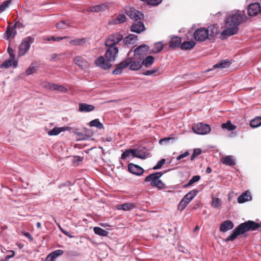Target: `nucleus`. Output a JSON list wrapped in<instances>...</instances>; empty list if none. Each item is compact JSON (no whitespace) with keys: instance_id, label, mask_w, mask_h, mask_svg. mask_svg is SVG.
<instances>
[{"instance_id":"f257e3e1","label":"nucleus","mask_w":261,"mask_h":261,"mask_svg":"<svg viewBox=\"0 0 261 261\" xmlns=\"http://www.w3.org/2000/svg\"><path fill=\"white\" fill-rule=\"evenodd\" d=\"M243 19V14L241 11L235 10L231 12L226 18V29L222 32V36H230L236 34Z\"/></svg>"},{"instance_id":"f03ea898","label":"nucleus","mask_w":261,"mask_h":261,"mask_svg":"<svg viewBox=\"0 0 261 261\" xmlns=\"http://www.w3.org/2000/svg\"><path fill=\"white\" fill-rule=\"evenodd\" d=\"M107 47L108 48L105 55V58L102 56H100L97 58L95 61V63L96 66L103 69H108L112 66V62L116 60L119 51L117 47Z\"/></svg>"},{"instance_id":"7ed1b4c3","label":"nucleus","mask_w":261,"mask_h":261,"mask_svg":"<svg viewBox=\"0 0 261 261\" xmlns=\"http://www.w3.org/2000/svg\"><path fill=\"white\" fill-rule=\"evenodd\" d=\"M260 227H261V224L249 220L242 223L233 229L232 233L226 239V242L233 241L239 235L250 230H254Z\"/></svg>"},{"instance_id":"20e7f679","label":"nucleus","mask_w":261,"mask_h":261,"mask_svg":"<svg viewBox=\"0 0 261 261\" xmlns=\"http://www.w3.org/2000/svg\"><path fill=\"white\" fill-rule=\"evenodd\" d=\"M132 50H130L127 54V58L120 63V65L123 67H128L131 70H138L140 69L142 66V59L138 58L134 56H132L131 54Z\"/></svg>"},{"instance_id":"39448f33","label":"nucleus","mask_w":261,"mask_h":261,"mask_svg":"<svg viewBox=\"0 0 261 261\" xmlns=\"http://www.w3.org/2000/svg\"><path fill=\"white\" fill-rule=\"evenodd\" d=\"M163 174L161 172H156L147 176L145 179V182H150L151 186L155 187L159 189L163 188L164 185L160 178Z\"/></svg>"},{"instance_id":"423d86ee","label":"nucleus","mask_w":261,"mask_h":261,"mask_svg":"<svg viewBox=\"0 0 261 261\" xmlns=\"http://www.w3.org/2000/svg\"><path fill=\"white\" fill-rule=\"evenodd\" d=\"M198 192V191L197 190H193L190 191L185 195L178 205V210L180 211H183L187 205L197 195Z\"/></svg>"},{"instance_id":"0eeeda50","label":"nucleus","mask_w":261,"mask_h":261,"mask_svg":"<svg viewBox=\"0 0 261 261\" xmlns=\"http://www.w3.org/2000/svg\"><path fill=\"white\" fill-rule=\"evenodd\" d=\"M123 38V36L118 33L111 34L106 40L105 45L106 46L117 47L116 44L122 40Z\"/></svg>"},{"instance_id":"6e6552de","label":"nucleus","mask_w":261,"mask_h":261,"mask_svg":"<svg viewBox=\"0 0 261 261\" xmlns=\"http://www.w3.org/2000/svg\"><path fill=\"white\" fill-rule=\"evenodd\" d=\"M33 41L34 38L31 36L25 38L19 46L18 56L24 55L29 50Z\"/></svg>"},{"instance_id":"1a4fd4ad","label":"nucleus","mask_w":261,"mask_h":261,"mask_svg":"<svg viewBox=\"0 0 261 261\" xmlns=\"http://www.w3.org/2000/svg\"><path fill=\"white\" fill-rule=\"evenodd\" d=\"M194 38L198 41H204L206 40L209 36V31L204 28L197 29L194 33Z\"/></svg>"},{"instance_id":"9d476101","label":"nucleus","mask_w":261,"mask_h":261,"mask_svg":"<svg viewBox=\"0 0 261 261\" xmlns=\"http://www.w3.org/2000/svg\"><path fill=\"white\" fill-rule=\"evenodd\" d=\"M192 129L197 134L206 135L211 132V128L207 124L199 123L193 126Z\"/></svg>"},{"instance_id":"9b49d317","label":"nucleus","mask_w":261,"mask_h":261,"mask_svg":"<svg viewBox=\"0 0 261 261\" xmlns=\"http://www.w3.org/2000/svg\"><path fill=\"white\" fill-rule=\"evenodd\" d=\"M125 12L130 18L136 20H141L144 16L143 13L132 7H127Z\"/></svg>"},{"instance_id":"f8f14e48","label":"nucleus","mask_w":261,"mask_h":261,"mask_svg":"<svg viewBox=\"0 0 261 261\" xmlns=\"http://www.w3.org/2000/svg\"><path fill=\"white\" fill-rule=\"evenodd\" d=\"M247 11L249 16H254L261 12V7L259 3H252L248 6Z\"/></svg>"},{"instance_id":"ddd939ff","label":"nucleus","mask_w":261,"mask_h":261,"mask_svg":"<svg viewBox=\"0 0 261 261\" xmlns=\"http://www.w3.org/2000/svg\"><path fill=\"white\" fill-rule=\"evenodd\" d=\"M148 49V46L146 45L139 46L134 50L133 56L138 58L142 59V58L147 54Z\"/></svg>"},{"instance_id":"4468645a","label":"nucleus","mask_w":261,"mask_h":261,"mask_svg":"<svg viewBox=\"0 0 261 261\" xmlns=\"http://www.w3.org/2000/svg\"><path fill=\"white\" fill-rule=\"evenodd\" d=\"M73 61L75 64L81 69H85L89 66L88 62L82 56L75 57Z\"/></svg>"},{"instance_id":"2eb2a0df","label":"nucleus","mask_w":261,"mask_h":261,"mask_svg":"<svg viewBox=\"0 0 261 261\" xmlns=\"http://www.w3.org/2000/svg\"><path fill=\"white\" fill-rule=\"evenodd\" d=\"M109 8V4L108 3H103L94 6L89 7L86 10L88 12H99L104 11Z\"/></svg>"},{"instance_id":"dca6fc26","label":"nucleus","mask_w":261,"mask_h":261,"mask_svg":"<svg viewBox=\"0 0 261 261\" xmlns=\"http://www.w3.org/2000/svg\"><path fill=\"white\" fill-rule=\"evenodd\" d=\"M126 17L123 14H120L115 17L112 18L109 21L110 25H115L123 23L125 21Z\"/></svg>"},{"instance_id":"f3484780","label":"nucleus","mask_w":261,"mask_h":261,"mask_svg":"<svg viewBox=\"0 0 261 261\" xmlns=\"http://www.w3.org/2000/svg\"><path fill=\"white\" fill-rule=\"evenodd\" d=\"M128 169L130 172L137 175H141L144 172L143 168L133 163L128 164Z\"/></svg>"},{"instance_id":"a211bd4d","label":"nucleus","mask_w":261,"mask_h":261,"mask_svg":"<svg viewBox=\"0 0 261 261\" xmlns=\"http://www.w3.org/2000/svg\"><path fill=\"white\" fill-rule=\"evenodd\" d=\"M234 227V224L232 221L230 220L224 221L220 226V231L221 232H226L232 229Z\"/></svg>"},{"instance_id":"6ab92c4d","label":"nucleus","mask_w":261,"mask_h":261,"mask_svg":"<svg viewBox=\"0 0 261 261\" xmlns=\"http://www.w3.org/2000/svg\"><path fill=\"white\" fill-rule=\"evenodd\" d=\"M95 107L91 105L80 103L79 105V110L81 112H89L94 110Z\"/></svg>"},{"instance_id":"aec40b11","label":"nucleus","mask_w":261,"mask_h":261,"mask_svg":"<svg viewBox=\"0 0 261 261\" xmlns=\"http://www.w3.org/2000/svg\"><path fill=\"white\" fill-rule=\"evenodd\" d=\"M230 64L231 62L229 60H223L216 64L215 65H214L213 68L208 69L207 70V71H212L217 68L223 69L227 68L230 66Z\"/></svg>"},{"instance_id":"412c9836","label":"nucleus","mask_w":261,"mask_h":261,"mask_svg":"<svg viewBox=\"0 0 261 261\" xmlns=\"http://www.w3.org/2000/svg\"><path fill=\"white\" fill-rule=\"evenodd\" d=\"M145 30V27L143 22H138L134 23L131 27V31L133 32L140 33Z\"/></svg>"},{"instance_id":"4be33fe9","label":"nucleus","mask_w":261,"mask_h":261,"mask_svg":"<svg viewBox=\"0 0 261 261\" xmlns=\"http://www.w3.org/2000/svg\"><path fill=\"white\" fill-rule=\"evenodd\" d=\"M221 161L222 163L227 166H232L235 164V161L231 155H227L224 157L221 158Z\"/></svg>"},{"instance_id":"5701e85b","label":"nucleus","mask_w":261,"mask_h":261,"mask_svg":"<svg viewBox=\"0 0 261 261\" xmlns=\"http://www.w3.org/2000/svg\"><path fill=\"white\" fill-rule=\"evenodd\" d=\"M251 199V196L250 193L248 192H245L242 194L238 198V202L239 203H242L247 201L250 200Z\"/></svg>"},{"instance_id":"b1692460","label":"nucleus","mask_w":261,"mask_h":261,"mask_svg":"<svg viewBox=\"0 0 261 261\" xmlns=\"http://www.w3.org/2000/svg\"><path fill=\"white\" fill-rule=\"evenodd\" d=\"M181 40L180 38L177 37H173L170 41L169 46L172 48L180 47L181 44Z\"/></svg>"},{"instance_id":"393cba45","label":"nucleus","mask_w":261,"mask_h":261,"mask_svg":"<svg viewBox=\"0 0 261 261\" xmlns=\"http://www.w3.org/2000/svg\"><path fill=\"white\" fill-rule=\"evenodd\" d=\"M154 61V58L152 56H149L146 57L143 61L141 60L142 66L148 68L150 67L153 63Z\"/></svg>"},{"instance_id":"a878e982","label":"nucleus","mask_w":261,"mask_h":261,"mask_svg":"<svg viewBox=\"0 0 261 261\" xmlns=\"http://www.w3.org/2000/svg\"><path fill=\"white\" fill-rule=\"evenodd\" d=\"M196 44L193 41L184 42L180 45V48L182 50H188L193 48Z\"/></svg>"},{"instance_id":"bb28decb","label":"nucleus","mask_w":261,"mask_h":261,"mask_svg":"<svg viewBox=\"0 0 261 261\" xmlns=\"http://www.w3.org/2000/svg\"><path fill=\"white\" fill-rule=\"evenodd\" d=\"M133 157L144 159L146 156V152L142 150L133 149Z\"/></svg>"},{"instance_id":"cd10ccee","label":"nucleus","mask_w":261,"mask_h":261,"mask_svg":"<svg viewBox=\"0 0 261 261\" xmlns=\"http://www.w3.org/2000/svg\"><path fill=\"white\" fill-rule=\"evenodd\" d=\"M137 39V37L136 35L130 34L124 39L123 42L125 44H134L135 43Z\"/></svg>"},{"instance_id":"c85d7f7f","label":"nucleus","mask_w":261,"mask_h":261,"mask_svg":"<svg viewBox=\"0 0 261 261\" xmlns=\"http://www.w3.org/2000/svg\"><path fill=\"white\" fill-rule=\"evenodd\" d=\"M119 210H123V211H129L135 207V205L130 203H126L123 204H119L116 206Z\"/></svg>"},{"instance_id":"c756f323","label":"nucleus","mask_w":261,"mask_h":261,"mask_svg":"<svg viewBox=\"0 0 261 261\" xmlns=\"http://www.w3.org/2000/svg\"><path fill=\"white\" fill-rule=\"evenodd\" d=\"M90 127H96L98 129H102L103 125L101 123L98 119H95L91 121L89 124Z\"/></svg>"},{"instance_id":"7c9ffc66","label":"nucleus","mask_w":261,"mask_h":261,"mask_svg":"<svg viewBox=\"0 0 261 261\" xmlns=\"http://www.w3.org/2000/svg\"><path fill=\"white\" fill-rule=\"evenodd\" d=\"M16 34L15 27L13 26L11 28H8L6 33V39H8L10 37H13Z\"/></svg>"},{"instance_id":"2f4dec72","label":"nucleus","mask_w":261,"mask_h":261,"mask_svg":"<svg viewBox=\"0 0 261 261\" xmlns=\"http://www.w3.org/2000/svg\"><path fill=\"white\" fill-rule=\"evenodd\" d=\"M94 232L96 234L101 237H106L109 234L108 231L99 227H95L94 228Z\"/></svg>"},{"instance_id":"473e14b6","label":"nucleus","mask_w":261,"mask_h":261,"mask_svg":"<svg viewBox=\"0 0 261 261\" xmlns=\"http://www.w3.org/2000/svg\"><path fill=\"white\" fill-rule=\"evenodd\" d=\"M250 125L251 127L255 128L261 125V117H257L252 119L250 122Z\"/></svg>"},{"instance_id":"72a5a7b5","label":"nucleus","mask_w":261,"mask_h":261,"mask_svg":"<svg viewBox=\"0 0 261 261\" xmlns=\"http://www.w3.org/2000/svg\"><path fill=\"white\" fill-rule=\"evenodd\" d=\"M222 127L228 130H233L237 128L236 126L232 124L230 121H227L226 123H223Z\"/></svg>"},{"instance_id":"f704fd0d","label":"nucleus","mask_w":261,"mask_h":261,"mask_svg":"<svg viewBox=\"0 0 261 261\" xmlns=\"http://www.w3.org/2000/svg\"><path fill=\"white\" fill-rule=\"evenodd\" d=\"M163 47V44L161 42H156L154 44L152 49V52L158 53L161 51Z\"/></svg>"},{"instance_id":"c9c22d12","label":"nucleus","mask_w":261,"mask_h":261,"mask_svg":"<svg viewBox=\"0 0 261 261\" xmlns=\"http://www.w3.org/2000/svg\"><path fill=\"white\" fill-rule=\"evenodd\" d=\"M64 253V251L62 250H56L53 252L52 253L49 254L50 257L54 260L56 258H57L58 256L62 255Z\"/></svg>"},{"instance_id":"e433bc0d","label":"nucleus","mask_w":261,"mask_h":261,"mask_svg":"<svg viewBox=\"0 0 261 261\" xmlns=\"http://www.w3.org/2000/svg\"><path fill=\"white\" fill-rule=\"evenodd\" d=\"M211 205L215 208H219L221 205V202L219 198L216 197L212 198Z\"/></svg>"},{"instance_id":"4c0bfd02","label":"nucleus","mask_w":261,"mask_h":261,"mask_svg":"<svg viewBox=\"0 0 261 261\" xmlns=\"http://www.w3.org/2000/svg\"><path fill=\"white\" fill-rule=\"evenodd\" d=\"M62 132L61 127H55L52 129L48 132V135L49 136H56Z\"/></svg>"},{"instance_id":"58836bf2","label":"nucleus","mask_w":261,"mask_h":261,"mask_svg":"<svg viewBox=\"0 0 261 261\" xmlns=\"http://www.w3.org/2000/svg\"><path fill=\"white\" fill-rule=\"evenodd\" d=\"M200 179V176L199 175H195L188 182V183L184 186L185 188H187L189 186H191L194 184L196 182L198 181Z\"/></svg>"},{"instance_id":"ea45409f","label":"nucleus","mask_w":261,"mask_h":261,"mask_svg":"<svg viewBox=\"0 0 261 261\" xmlns=\"http://www.w3.org/2000/svg\"><path fill=\"white\" fill-rule=\"evenodd\" d=\"M36 68V66H35L34 64H32L29 66V67L25 70V74L27 76L30 75L35 72Z\"/></svg>"},{"instance_id":"a19ab883","label":"nucleus","mask_w":261,"mask_h":261,"mask_svg":"<svg viewBox=\"0 0 261 261\" xmlns=\"http://www.w3.org/2000/svg\"><path fill=\"white\" fill-rule=\"evenodd\" d=\"M130 155H132L133 156V149H129L126 150L121 156V159L122 160L125 159L126 158L128 157Z\"/></svg>"},{"instance_id":"79ce46f5","label":"nucleus","mask_w":261,"mask_h":261,"mask_svg":"<svg viewBox=\"0 0 261 261\" xmlns=\"http://www.w3.org/2000/svg\"><path fill=\"white\" fill-rule=\"evenodd\" d=\"M142 2H146L148 5L152 6H157L160 4L162 0H141Z\"/></svg>"},{"instance_id":"37998d69","label":"nucleus","mask_w":261,"mask_h":261,"mask_svg":"<svg viewBox=\"0 0 261 261\" xmlns=\"http://www.w3.org/2000/svg\"><path fill=\"white\" fill-rule=\"evenodd\" d=\"M69 26L68 23L65 21H61L56 24V27L59 29H64Z\"/></svg>"},{"instance_id":"c03bdc74","label":"nucleus","mask_w":261,"mask_h":261,"mask_svg":"<svg viewBox=\"0 0 261 261\" xmlns=\"http://www.w3.org/2000/svg\"><path fill=\"white\" fill-rule=\"evenodd\" d=\"M53 89V90H57L61 92H65L66 91V89L61 85H58L57 84H54Z\"/></svg>"},{"instance_id":"a18cd8bd","label":"nucleus","mask_w":261,"mask_h":261,"mask_svg":"<svg viewBox=\"0 0 261 261\" xmlns=\"http://www.w3.org/2000/svg\"><path fill=\"white\" fill-rule=\"evenodd\" d=\"M126 67H123L120 65V63L117 65V67L115 70H113V73L114 74H119L122 73V69L126 68Z\"/></svg>"},{"instance_id":"49530a36","label":"nucleus","mask_w":261,"mask_h":261,"mask_svg":"<svg viewBox=\"0 0 261 261\" xmlns=\"http://www.w3.org/2000/svg\"><path fill=\"white\" fill-rule=\"evenodd\" d=\"M174 138L172 137L164 138L160 140L159 143L161 145H165L168 143L171 140H174Z\"/></svg>"},{"instance_id":"de8ad7c7","label":"nucleus","mask_w":261,"mask_h":261,"mask_svg":"<svg viewBox=\"0 0 261 261\" xmlns=\"http://www.w3.org/2000/svg\"><path fill=\"white\" fill-rule=\"evenodd\" d=\"M84 42L83 39H77L75 40H71L70 43L73 45H80Z\"/></svg>"},{"instance_id":"09e8293b","label":"nucleus","mask_w":261,"mask_h":261,"mask_svg":"<svg viewBox=\"0 0 261 261\" xmlns=\"http://www.w3.org/2000/svg\"><path fill=\"white\" fill-rule=\"evenodd\" d=\"M10 59V60H6L2 65H0V67L2 68H8L12 66V61Z\"/></svg>"},{"instance_id":"8fccbe9b","label":"nucleus","mask_w":261,"mask_h":261,"mask_svg":"<svg viewBox=\"0 0 261 261\" xmlns=\"http://www.w3.org/2000/svg\"><path fill=\"white\" fill-rule=\"evenodd\" d=\"M165 159H163L159 161L157 164L153 167V170H157L161 168L162 166L165 164Z\"/></svg>"},{"instance_id":"3c124183","label":"nucleus","mask_w":261,"mask_h":261,"mask_svg":"<svg viewBox=\"0 0 261 261\" xmlns=\"http://www.w3.org/2000/svg\"><path fill=\"white\" fill-rule=\"evenodd\" d=\"M10 1H7L0 6V13L4 11L10 3Z\"/></svg>"},{"instance_id":"603ef678","label":"nucleus","mask_w":261,"mask_h":261,"mask_svg":"<svg viewBox=\"0 0 261 261\" xmlns=\"http://www.w3.org/2000/svg\"><path fill=\"white\" fill-rule=\"evenodd\" d=\"M158 68L154 67L151 70H146L143 74L145 75H151L155 73V72H156L158 71Z\"/></svg>"},{"instance_id":"864d4df0","label":"nucleus","mask_w":261,"mask_h":261,"mask_svg":"<svg viewBox=\"0 0 261 261\" xmlns=\"http://www.w3.org/2000/svg\"><path fill=\"white\" fill-rule=\"evenodd\" d=\"M66 37H52L51 38H47L46 40L47 41H50V40H53L54 41H60L62 40H63L64 39L66 38Z\"/></svg>"},{"instance_id":"5fc2aeb1","label":"nucleus","mask_w":261,"mask_h":261,"mask_svg":"<svg viewBox=\"0 0 261 261\" xmlns=\"http://www.w3.org/2000/svg\"><path fill=\"white\" fill-rule=\"evenodd\" d=\"M189 154H190L189 152L188 151H186L184 153H182V154H180L179 155H178L177 157L176 160L177 161H179V160L184 159V158L188 156L189 155Z\"/></svg>"},{"instance_id":"6e6d98bb","label":"nucleus","mask_w":261,"mask_h":261,"mask_svg":"<svg viewBox=\"0 0 261 261\" xmlns=\"http://www.w3.org/2000/svg\"><path fill=\"white\" fill-rule=\"evenodd\" d=\"M59 228L61 230V231H62V232L63 233H64V234H65L66 236H67V237H68L69 238H73L74 237L73 236H72L69 232L67 231L66 230H64V229H63L62 228H61L60 226H59Z\"/></svg>"},{"instance_id":"4d7b16f0","label":"nucleus","mask_w":261,"mask_h":261,"mask_svg":"<svg viewBox=\"0 0 261 261\" xmlns=\"http://www.w3.org/2000/svg\"><path fill=\"white\" fill-rule=\"evenodd\" d=\"M8 51L10 55V59H11V60H14L15 58V55L13 53V50L9 47L8 48Z\"/></svg>"},{"instance_id":"13d9d810","label":"nucleus","mask_w":261,"mask_h":261,"mask_svg":"<svg viewBox=\"0 0 261 261\" xmlns=\"http://www.w3.org/2000/svg\"><path fill=\"white\" fill-rule=\"evenodd\" d=\"M52 86H54V84L46 83L44 85V87L47 89L52 90L53 88V87Z\"/></svg>"},{"instance_id":"bf43d9fd","label":"nucleus","mask_w":261,"mask_h":261,"mask_svg":"<svg viewBox=\"0 0 261 261\" xmlns=\"http://www.w3.org/2000/svg\"><path fill=\"white\" fill-rule=\"evenodd\" d=\"M201 153V151L200 149H195L193 152V156H196L199 155Z\"/></svg>"},{"instance_id":"052dcab7","label":"nucleus","mask_w":261,"mask_h":261,"mask_svg":"<svg viewBox=\"0 0 261 261\" xmlns=\"http://www.w3.org/2000/svg\"><path fill=\"white\" fill-rule=\"evenodd\" d=\"M62 132H65L66 130H70L71 129V128L69 126H64V127H61Z\"/></svg>"},{"instance_id":"680f3d73","label":"nucleus","mask_w":261,"mask_h":261,"mask_svg":"<svg viewBox=\"0 0 261 261\" xmlns=\"http://www.w3.org/2000/svg\"><path fill=\"white\" fill-rule=\"evenodd\" d=\"M11 252H12V255H7V256H6V259L8 260V259H9L10 258H11V257H13V256H14V255H15V252H14V251L12 250V251H11Z\"/></svg>"},{"instance_id":"e2e57ef3","label":"nucleus","mask_w":261,"mask_h":261,"mask_svg":"<svg viewBox=\"0 0 261 261\" xmlns=\"http://www.w3.org/2000/svg\"><path fill=\"white\" fill-rule=\"evenodd\" d=\"M24 235L25 236H26L28 238L30 239V240H33V238H32V236L29 232H25V233H24Z\"/></svg>"},{"instance_id":"0e129e2a","label":"nucleus","mask_w":261,"mask_h":261,"mask_svg":"<svg viewBox=\"0 0 261 261\" xmlns=\"http://www.w3.org/2000/svg\"><path fill=\"white\" fill-rule=\"evenodd\" d=\"M12 65H13L14 68L17 67L18 65V62L15 60H14L13 61H12Z\"/></svg>"},{"instance_id":"69168bd1","label":"nucleus","mask_w":261,"mask_h":261,"mask_svg":"<svg viewBox=\"0 0 261 261\" xmlns=\"http://www.w3.org/2000/svg\"><path fill=\"white\" fill-rule=\"evenodd\" d=\"M100 225L103 227H107L110 226L109 224L106 223H100Z\"/></svg>"},{"instance_id":"338daca9","label":"nucleus","mask_w":261,"mask_h":261,"mask_svg":"<svg viewBox=\"0 0 261 261\" xmlns=\"http://www.w3.org/2000/svg\"><path fill=\"white\" fill-rule=\"evenodd\" d=\"M44 261H54L53 259L50 257V255L48 254L46 258L45 259Z\"/></svg>"},{"instance_id":"774afa93","label":"nucleus","mask_w":261,"mask_h":261,"mask_svg":"<svg viewBox=\"0 0 261 261\" xmlns=\"http://www.w3.org/2000/svg\"><path fill=\"white\" fill-rule=\"evenodd\" d=\"M206 171V173L209 174V173H211L212 169H211V168L210 167H208L206 169V171Z\"/></svg>"}]
</instances>
